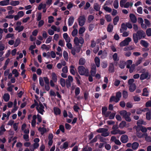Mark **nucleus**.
Segmentation results:
<instances>
[{"label": "nucleus", "instance_id": "obj_1", "mask_svg": "<svg viewBox=\"0 0 151 151\" xmlns=\"http://www.w3.org/2000/svg\"><path fill=\"white\" fill-rule=\"evenodd\" d=\"M119 114L126 121L129 122L131 121V119L130 117L131 113L130 112H127L126 111L123 110L121 111Z\"/></svg>", "mask_w": 151, "mask_h": 151}, {"label": "nucleus", "instance_id": "obj_2", "mask_svg": "<svg viewBox=\"0 0 151 151\" xmlns=\"http://www.w3.org/2000/svg\"><path fill=\"white\" fill-rule=\"evenodd\" d=\"M78 71L81 75H87L89 73V70L83 66H79L78 68Z\"/></svg>", "mask_w": 151, "mask_h": 151}, {"label": "nucleus", "instance_id": "obj_3", "mask_svg": "<svg viewBox=\"0 0 151 151\" xmlns=\"http://www.w3.org/2000/svg\"><path fill=\"white\" fill-rule=\"evenodd\" d=\"M22 22L20 21H18L16 23V26L15 27V29L18 32H20L23 31L24 27L21 26Z\"/></svg>", "mask_w": 151, "mask_h": 151}, {"label": "nucleus", "instance_id": "obj_4", "mask_svg": "<svg viewBox=\"0 0 151 151\" xmlns=\"http://www.w3.org/2000/svg\"><path fill=\"white\" fill-rule=\"evenodd\" d=\"M132 39L131 38L128 37L124 40L122 41L119 44L121 47H124L129 45V42L131 41Z\"/></svg>", "mask_w": 151, "mask_h": 151}, {"label": "nucleus", "instance_id": "obj_5", "mask_svg": "<svg viewBox=\"0 0 151 151\" xmlns=\"http://www.w3.org/2000/svg\"><path fill=\"white\" fill-rule=\"evenodd\" d=\"M86 20L85 16L84 15L80 16L78 18V23L81 26H83Z\"/></svg>", "mask_w": 151, "mask_h": 151}, {"label": "nucleus", "instance_id": "obj_6", "mask_svg": "<svg viewBox=\"0 0 151 151\" xmlns=\"http://www.w3.org/2000/svg\"><path fill=\"white\" fill-rule=\"evenodd\" d=\"M74 42L76 46L79 45V43L83 44L84 43V40L82 37H80L79 39L77 37H76L74 40Z\"/></svg>", "mask_w": 151, "mask_h": 151}, {"label": "nucleus", "instance_id": "obj_7", "mask_svg": "<svg viewBox=\"0 0 151 151\" xmlns=\"http://www.w3.org/2000/svg\"><path fill=\"white\" fill-rule=\"evenodd\" d=\"M68 79L66 80L65 84L67 88H69L71 85V82L73 81V78L72 76H68Z\"/></svg>", "mask_w": 151, "mask_h": 151}, {"label": "nucleus", "instance_id": "obj_8", "mask_svg": "<svg viewBox=\"0 0 151 151\" xmlns=\"http://www.w3.org/2000/svg\"><path fill=\"white\" fill-rule=\"evenodd\" d=\"M120 140L123 143H126L128 141V136L126 134L122 135L121 137Z\"/></svg>", "mask_w": 151, "mask_h": 151}, {"label": "nucleus", "instance_id": "obj_9", "mask_svg": "<svg viewBox=\"0 0 151 151\" xmlns=\"http://www.w3.org/2000/svg\"><path fill=\"white\" fill-rule=\"evenodd\" d=\"M138 37L139 39H140L142 37L144 38L145 36V32L142 30H139L137 32V34Z\"/></svg>", "mask_w": 151, "mask_h": 151}, {"label": "nucleus", "instance_id": "obj_10", "mask_svg": "<svg viewBox=\"0 0 151 151\" xmlns=\"http://www.w3.org/2000/svg\"><path fill=\"white\" fill-rule=\"evenodd\" d=\"M122 96V93L118 91L116 93V99L115 100L116 102H118L120 100V98Z\"/></svg>", "mask_w": 151, "mask_h": 151}, {"label": "nucleus", "instance_id": "obj_11", "mask_svg": "<svg viewBox=\"0 0 151 151\" xmlns=\"http://www.w3.org/2000/svg\"><path fill=\"white\" fill-rule=\"evenodd\" d=\"M129 17L131 21L133 23H135L137 21V19L135 16L133 14H131L129 15Z\"/></svg>", "mask_w": 151, "mask_h": 151}, {"label": "nucleus", "instance_id": "obj_12", "mask_svg": "<svg viewBox=\"0 0 151 151\" xmlns=\"http://www.w3.org/2000/svg\"><path fill=\"white\" fill-rule=\"evenodd\" d=\"M136 86L135 83H133L129 85V89L131 92H133L136 89Z\"/></svg>", "mask_w": 151, "mask_h": 151}, {"label": "nucleus", "instance_id": "obj_13", "mask_svg": "<svg viewBox=\"0 0 151 151\" xmlns=\"http://www.w3.org/2000/svg\"><path fill=\"white\" fill-rule=\"evenodd\" d=\"M63 37L67 42H69L70 41V37L68 36L67 33H64L63 34Z\"/></svg>", "mask_w": 151, "mask_h": 151}, {"label": "nucleus", "instance_id": "obj_14", "mask_svg": "<svg viewBox=\"0 0 151 151\" xmlns=\"http://www.w3.org/2000/svg\"><path fill=\"white\" fill-rule=\"evenodd\" d=\"M10 0H3L0 1V5L4 6L7 5L9 4Z\"/></svg>", "mask_w": 151, "mask_h": 151}, {"label": "nucleus", "instance_id": "obj_15", "mask_svg": "<svg viewBox=\"0 0 151 151\" xmlns=\"http://www.w3.org/2000/svg\"><path fill=\"white\" fill-rule=\"evenodd\" d=\"M94 9L96 11H98L100 10L101 8L100 6L97 3H94L93 6Z\"/></svg>", "mask_w": 151, "mask_h": 151}, {"label": "nucleus", "instance_id": "obj_16", "mask_svg": "<svg viewBox=\"0 0 151 151\" xmlns=\"http://www.w3.org/2000/svg\"><path fill=\"white\" fill-rule=\"evenodd\" d=\"M140 43L142 46L145 48L147 47L149 45V44L147 42L142 40H141Z\"/></svg>", "mask_w": 151, "mask_h": 151}, {"label": "nucleus", "instance_id": "obj_17", "mask_svg": "<svg viewBox=\"0 0 151 151\" xmlns=\"http://www.w3.org/2000/svg\"><path fill=\"white\" fill-rule=\"evenodd\" d=\"M139 146V144L136 142H134L132 144V147L134 150H137Z\"/></svg>", "mask_w": 151, "mask_h": 151}, {"label": "nucleus", "instance_id": "obj_18", "mask_svg": "<svg viewBox=\"0 0 151 151\" xmlns=\"http://www.w3.org/2000/svg\"><path fill=\"white\" fill-rule=\"evenodd\" d=\"M146 119L150 120L151 119V109L147 111L146 114Z\"/></svg>", "mask_w": 151, "mask_h": 151}, {"label": "nucleus", "instance_id": "obj_19", "mask_svg": "<svg viewBox=\"0 0 151 151\" xmlns=\"http://www.w3.org/2000/svg\"><path fill=\"white\" fill-rule=\"evenodd\" d=\"M3 99L5 102L8 101L10 99V95L8 93H5L3 96Z\"/></svg>", "mask_w": 151, "mask_h": 151}, {"label": "nucleus", "instance_id": "obj_20", "mask_svg": "<svg viewBox=\"0 0 151 151\" xmlns=\"http://www.w3.org/2000/svg\"><path fill=\"white\" fill-rule=\"evenodd\" d=\"M66 65V62L65 61L62 60L61 63H59L57 65V67L59 69H60L62 66H65Z\"/></svg>", "mask_w": 151, "mask_h": 151}, {"label": "nucleus", "instance_id": "obj_21", "mask_svg": "<svg viewBox=\"0 0 151 151\" xmlns=\"http://www.w3.org/2000/svg\"><path fill=\"white\" fill-rule=\"evenodd\" d=\"M38 131L41 132V134L43 135L46 132V128L43 127H40L38 129Z\"/></svg>", "mask_w": 151, "mask_h": 151}, {"label": "nucleus", "instance_id": "obj_22", "mask_svg": "<svg viewBox=\"0 0 151 151\" xmlns=\"http://www.w3.org/2000/svg\"><path fill=\"white\" fill-rule=\"evenodd\" d=\"M68 25L70 26L73 24L74 21V18L73 17H70L68 19Z\"/></svg>", "mask_w": 151, "mask_h": 151}, {"label": "nucleus", "instance_id": "obj_23", "mask_svg": "<svg viewBox=\"0 0 151 151\" xmlns=\"http://www.w3.org/2000/svg\"><path fill=\"white\" fill-rule=\"evenodd\" d=\"M96 66L95 65H92L91 71V75H94L96 73Z\"/></svg>", "mask_w": 151, "mask_h": 151}, {"label": "nucleus", "instance_id": "obj_24", "mask_svg": "<svg viewBox=\"0 0 151 151\" xmlns=\"http://www.w3.org/2000/svg\"><path fill=\"white\" fill-rule=\"evenodd\" d=\"M68 146V142L66 141L64 143L63 146H61L60 147V148L63 150V149H67Z\"/></svg>", "mask_w": 151, "mask_h": 151}, {"label": "nucleus", "instance_id": "obj_25", "mask_svg": "<svg viewBox=\"0 0 151 151\" xmlns=\"http://www.w3.org/2000/svg\"><path fill=\"white\" fill-rule=\"evenodd\" d=\"M54 111L55 114L57 115H59L61 113L60 110L58 108L54 107Z\"/></svg>", "mask_w": 151, "mask_h": 151}, {"label": "nucleus", "instance_id": "obj_26", "mask_svg": "<svg viewBox=\"0 0 151 151\" xmlns=\"http://www.w3.org/2000/svg\"><path fill=\"white\" fill-rule=\"evenodd\" d=\"M133 39L134 42L137 43L138 42V40L139 39L138 37L136 34H133Z\"/></svg>", "mask_w": 151, "mask_h": 151}, {"label": "nucleus", "instance_id": "obj_27", "mask_svg": "<svg viewBox=\"0 0 151 151\" xmlns=\"http://www.w3.org/2000/svg\"><path fill=\"white\" fill-rule=\"evenodd\" d=\"M133 61L132 60H127L126 62V64H127V68H129L132 65Z\"/></svg>", "mask_w": 151, "mask_h": 151}, {"label": "nucleus", "instance_id": "obj_28", "mask_svg": "<svg viewBox=\"0 0 151 151\" xmlns=\"http://www.w3.org/2000/svg\"><path fill=\"white\" fill-rule=\"evenodd\" d=\"M70 72L72 75H75V74L76 69L74 67L73 65H71V66H70Z\"/></svg>", "mask_w": 151, "mask_h": 151}, {"label": "nucleus", "instance_id": "obj_29", "mask_svg": "<svg viewBox=\"0 0 151 151\" xmlns=\"http://www.w3.org/2000/svg\"><path fill=\"white\" fill-rule=\"evenodd\" d=\"M133 4V3L132 2H127L125 4L124 7L125 8H128L130 7H132Z\"/></svg>", "mask_w": 151, "mask_h": 151}, {"label": "nucleus", "instance_id": "obj_30", "mask_svg": "<svg viewBox=\"0 0 151 151\" xmlns=\"http://www.w3.org/2000/svg\"><path fill=\"white\" fill-rule=\"evenodd\" d=\"M108 129L105 128H100L96 130V132L98 133H103L105 132H107Z\"/></svg>", "mask_w": 151, "mask_h": 151}, {"label": "nucleus", "instance_id": "obj_31", "mask_svg": "<svg viewBox=\"0 0 151 151\" xmlns=\"http://www.w3.org/2000/svg\"><path fill=\"white\" fill-rule=\"evenodd\" d=\"M103 7V9L107 12H111V9L108 7L107 6H106V5H104Z\"/></svg>", "mask_w": 151, "mask_h": 151}, {"label": "nucleus", "instance_id": "obj_32", "mask_svg": "<svg viewBox=\"0 0 151 151\" xmlns=\"http://www.w3.org/2000/svg\"><path fill=\"white\" fill-rule=\"evenodd\" d=\"M125 64L126 62L124 61H120L119 64V67L120 68L123 69L124 68Z\"/></svg>", "mask_w": 151, "mask_h": 151}, {"label": "nucleus", "instance_id": "obj_33", "mask_svg": "<svg viewBox=\"0 0 151 151\" xmlns=\"http://www.w3.org/2000/svg\"><path fill=\"white\" fill-rule=\"evenodd\" d=\"M137 137L139 138H141L145 136V135H147V133H143L142 134L140 132H137Z\"/></svg>", "mask_w": 151, "mask_h": 151}, {"label": "nucleus", "instance_id": "obj_34", "mask_svg": "<svg viewBox=\"0 0 151 151\" xmlns=\"http://www.w3.org/2000/svg\"><path fill=\"white\" fill-rule=\"evenodd\" d=\"M63 56L65 59L67 61H68V56L67 52L65 51H64L63 52Z\"/></svg>", "mask_w": 151, "mask_h": 151}, {"label": "nucleus", "instance_id": "obj_35", "mask_svg": "<svg viewBox=\"0 0 151 151\" xmlns=\"http://www.w3.org/2000/svg\"><path fill=\"white\" fill-rule=\"evenodd\" d=\"M94 60L97 66L98 67H99L100 66V59L98 57H96Z\"/></svg>", "mask_w": 151, "mask_h": 151}, {"label": "nucleus", "instance_id": "obj_36", "mask_svg": "<svg viewBox=\"0 0 151 151\" xmlns=\"http://www.w3.org/2000/svg\"><path fill=\"white\" fill-rule=\"evenodd\" d=\"M142 95L146 96H148V92L147 89L146 88L143 89V93L142 94Z\"/></svg>", "mask_w": 151, "mask_h": 151}, {"label": "nucleus", "instance_id": "obj_37", "mask_svg": "<svg viewBox=\"0 0 151 151\" xmlns=\"http://www.w3.org/2000/svg\"><path fill=\"white\" fill-rule=\"evenodd\" d=\"M113 5L115 9H117L119 7L118 1V0H115L114 2Z\"/></svg>", "mask_w": 151, "mask_h": 151}, {"label": "nucleus", "instance_id": "obj_38", "mask_svg": "<svg viewBox=\"0 0 151 151\" xmlns=\"http://www.w3.org/2000/svg\"><path fill=\"white\" fill-rule=\"evenodd\" d=\"M65 79L63 78H61L60 80V83L61 86L63 87H64L65 86Z\"/></svg>", "mask_w": 151, "mask_h": 151}, {"label": "nucleus", "instance_id": "obj_39", "mask_svg": "<svg viewBox=\"0 0 151 151\" xmlns=\"http://www.w3.org/2000/svg\"><path fill=\"white\" fill-rule=\"evenodd\" d=\"M141 72L142 74L140 76H148L149 75V73L147 70L145 69H143L141 70Z\"/></svg>", "mask_w": 151, "mask_h": 151}, {"label": "nucleus", "instance_id": "obj_40", "mask_svg": "<svg viewBox=\"0 0 151 151\" xmlns=\"http://www.w3.org/2000/svg\"><path fill=\"white\" fill-rule=\"evenodd\" d=\"M10 4L13 6H16L19 4V2L18 1H12L10 2Z\"/></svg>", "mask_w": 151, "mask_h": 151}, {"label": "nucleus", "instance_id": "obj_41", "mask_svg": "<svg viewBox=\"0 0 151 151\" xmlns=\"http://www.w3.org/2000/svg\"><path fill=\"white\" fill-rule=\"evenodd\" d=\"M107 31L108 32H111L112 31L113 29V26L112 25L110 24H109L107 26Z\"/></svg>", "mask_w": 151, "mask_h": 151}, {"label": "nucleus", "instance_id": "obj_42", "mask_svg": "<svg viewBox=\"0 0 151 151\" xmlns=\"http://www.w3.org/2000/svg\"><path fill=\"white\" fill-rule=\"evenodd\" d=\"M135 68V65L134 64H133L132 65L130 68H129V71L130 73H132L134 70Z\"/></svg>", "mask_w": 151, "mask_h": 151}, {"label": "nucleus", "instance_id": "obj_43", "mask_svg": "<svg viewBox=\"0 0 151 151\" xmlns=\"http://www.w3.org/2000/svg\"><path fill=\"white\" fill-rule=\"evenodd\" d=\"M142 58H139L135 62L134 65L135 66H137L139 65L142 62Z\"/></svg>", "mask_w": 151, "mask_h": 151}, {"label": "nucleus", "instance_id": "obj_44", "mask_svg": "<svg viewBox=\"0 0 151 151\" xmlns=\"http://www.w3.org/2000/svg\"><path fill=\"white\" fill-rule=\"evenodd\" d=\"M10 61V59L9 58H7L6 60L4 66L3 67V69L4 70L6 69L7 66V65Z\"/></svg>", "mask_w": 151, "mask_h": 151}, {"label": "nucleus", "instance_id": "obj_45", "mask_svg": "<svg viewBox=\"0 0 151 151\" xmlns=\"http://www.w3.org/2000/svg\"><path fill=\"white\" fill-rule=\"evenodd\" d=\"M86 29L84 27H82L80 28L78 33L79 34H82L85 31Z\"/></svg>", "mask_w": 151, "mask_h": 151}, {"label": "nucleus", "instance_id": "obj_46", "mask_svg": "<svg viewBox=\"0 0 151 151\" xmlns=\"http://www.w3.org/2000/svg\"><path fill=\"white\" fill-rule=\"evenodd\" d=\"M51 28L54 31H57V32H59L60 31V28L59 27H57L55 25H52Z\"/></svg>", "mask_w": 151, "mask_h": 151}, {"label": "nucleus", "instance_id": "obj_47", "mask_svg": "<svg viewBox=\"0 0 151 151\" xmlns=\"http://www.w3.org/2000/svg\"><path fill=\"white\" fill-rule=\"evenodd\" d=\"M20 42V40L19 38H17L15 40V42L14 44V47H16L19 44Z\"/></svg>", "mask_w": 151, "mask_h": 151}, {"label": "nucleus", "instance_id": "obj_48", "mask_svg": "<svg viewBox=\"0 0 151 151\" xmlns=\"http://www.w3.org/2000/svg\"><path fill=\"white\" fill-rule=\"evenodd\" d=\"M113 58L114 61H117L119 60V58L116 53H115L113 55Z\"/></svg>", "mask_w": 151, "mask_h": 151}, {"label": "nucleus", "instance_id": "obj_49", "mask_svg": "<svg viewBox=\"0 0 151 151\" xmlns=\"http://www.w3.org/2000/svg\"><path fill=\"white\" fill-rule=\"evenodd\" d=\"M114 66L113 64H111L109 66V71L110 72L112 73L114 71Z\"/></svg>", "mask_w": 151, "mask_h": 151}, {"label": "nucleus", "instance_id": "obj_50", "mask_svg": "<svg viewBox=\"0 0 151 151\" xmlns=\"http://www.w3.org/2000/svg\"><path fill=\"white\" fill-rule=\"evenodd\" d=\"M94 19V17L93 15H90L88 16V22H91Z\"/></svg>", "mask_w": 151, "mask_h": 151}, {"label": "nucleus", "instance_id": "obj_51", "mask_svg": "<svg viewBox=\"0 0 151 151\" xmlns=\"http://www.w3.org/2000/svg\"><path fill=\"white\" fill-rule=\"evenodd\" d=\"M105 18L108 22H110L111 21V17L110 15H106L105 16Z\"/></svg>", "mask_w": 151, "mask_h": 151}, {"label": "nucleus", "instance_id": "obj_52", "mask_svg": "<svg viewBox=\"0 0 151 151\" xmlns=\"http://www.w3.org/2000/svg\"><path fill=\"white\" fill-rule=\"evenodd\" d=\"M119 17L118 16H116L113 19V23L114 25H116L117 24V22L119 21Z\"/></svg>", "mask_w": 151, "mask_h": 151}, {"label": "nucleus", "instance_id": "obj_53", "mask_svg": "<svg viewBox=\"0 0 151 151\" xmlns=\"http://www.w3.org/2000/svg\"><path fill=\"white\" fill-rule=\"evenodd\" d=\"M126 125V122L124 121H123L119 124V126L120 127L123 128L125 127Z\"/></svg>", "mask_w": 151, "mask_h": 151}, {"label": "nucleus", "instance_id": "obj_54", "mask_svg": "<svg viewBox=\"0 0 151 151\" xmlns=\"http://www.w3.org/2000/svg\"><path fill=\"white\" fill-rule=\"evenodd\" d=\"M14 37V34L12 33H8L6 36L5 38L6 39L11 38L13 39Z\"/></svg>", "mask_w": 151, "mask_h": 151}, {"label": "nucleus", "instance_id": "obj_55", "mask_svg": "<svg viewBox=\"0 0 151 151\" xmlns=\"http://www.w3.org/2000/svg\"><path fill=\"white\" fill-rule=\"evenodd\" d=\"M127 0H121L120 2V6L122 7H124V5L126 3Z\"/></svg>", "mask_w": 151, "mask_h": 151}, {"label": "nucleus", "instance_id": "obj_56", "mask_svg": "<svg viewBox=\"0 0 151 151\" xmlns=\"http://www.w3.org/2000/svg\"><path fill=\"white\" fill-rule=\"evenodd\" d=\"M85 63V60L84 59L81 58L79 61V63L80 65H83Z\"/></svg>", "mask_w": 151, "mask_h": 151}, {"label": "nucleus", "instance_id": "obj_57", "mask_svg": "<svg viewBox=\"0 0 151 151\" xmlns=\"http://www.w3.org/2000/svg\"><path fill=\"white\" fill-rule=\"evenodd\" d=\"M98 139H100V142H105V143H106V139L105 138L101 137L99 135Z\"/></svg>", "mask_w": 151, "mask_h": 151}, {"label": "nucleus", "instance_id": "obj_58", "mask_svg": "<svg viewBox=\"0 0 151 151\" xmlns=\"http://www.w3.org/2000/svg\"><path fill=\"white\" fill-rule=\"evenodd\" d=\"M116 99V97L115 96H111L109 99V102L112 103L113 101H114L115 103H117L118 102H116V101L115 99Z\"/></svg>", "mask_w": 151, "mask_h": 151}, {"label": "nucleus", "instance_id": "obj_59", "mask_svg": "<svg viewBox=\"0 0 151 151\" xmlns=\"http://www.w3.org/2000/svg\"><path fill=\"white\" fill-rule=\"evenodd\" d=\"M142 126L140 125H137L136 129L137 132H139L141 131L142 128Z\"/></svg>", "mask_w": 151, "mask_h": 151}, {"label": "nucleus", "instance_id": "obj_60", "mask_svg": "<svg viewBox=\"0 0 151 151\" xmlns=\"http://www.w3.org/2000/svg\"><path fill=\"white\" fill-rule=\"evenodd\" d=\"M145 139L147 142H151V137L150 136H148L147 134V135H145Z\"/></svg>", "mask_w": 151, "mask_h": 151}, {"label": "nucleus", "instance_id": "obj_61", "mask_svg": "<svg viewBox=\"0 0 151 151\" xmlns=\"http://www.w3.org/2000/svg\"><path fill=\"white\" fill-rule=\"evenodd\" d=\"M122 95L124 98L126 99L128 97V93L127 91H124L122 92Z\"/></svg>", "mask_w": 151, "mask_h": 151}, {"label": "nucleus", "instance_id": "obj_62", "mask_svg": "<svg viewBox=\"0 0 151 151\" xmlns=\"http://www.w3.org/2000/svg\"><path fill=\"white\" fill-rule=\"evenodd\" d=\"M37 109L38 111V112L40 114L42 115H43V112H45V111L44 110V109H42V108H37Z\"/></svg>", "mask_w": 151, "mask_h": 151}, {"label": "nucleus", "instance_id": "obj_63", "mask_svg": "<svg viewBox=\"0 0 151 151\" xmlns=\"http://www.w3.org/2000/svg\"><path fill=\"white\" fill-rule=\"evenodd\" d=\"M102 114L104 115L106 112L107 110V108L105 106L103 107L102 108Z\"/></svg>", "mask_w": 151, "mask_h": 151}, {"label": "nucleus", "instance_id": "obj_64", "mask_svg": "<svg viewBox=\"0 0 151 151\" xmlns=\"http://www.w3.org/2000/svg\"><path fill=\"white\" fill-rule=\"evenodd\" d=\"M80 93V89L79 87H77L75 90V94L76 96L79 95Z\"/></svg>", "mask_w": 151, "mask_h": 151}]
</instances>
